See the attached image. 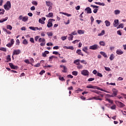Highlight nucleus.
Masks as SVG:
<instances>
[{
	"label": "nucleus",
	"mask_w": 126,
	"mask_h": 126,
	"mask_svg": "<svg viewBox=\"0 0 126 126\" xmlns=\"http://www.w3.org/2000/svg\"><path fill=\"white\" fill-rule=\"evenodd\" d=\"M94 93H95L96 94H97V95H99L97 96L93 97V98L91 99L92 100H99V101H102V100H103L101 98H103V97H104V95L100 94L101 93V92L100 91L95 90L94 91ZM100 97L101 98H100Z\"/></svg>",
	"instance_id": "obj_1"
},
{
	"label": "nucleus",
	"mask_w": 126,
	"mask_h": 126,
	"mask_svg": "<svg viewBox=\"0 0 126 126\" xmlns=\"http://www.w3.org/2000/svg\"><path fill=\"white\" fill-rule=\"evenodd\" d=\"M87 88H90L91 89H97V90H100V91H103V92H105L106 93H110V92L107 91L103 89H101L99 87L92 86V85H89L86 87Z\"/></svg>",
	"instance_id": "obj_2"
},
{
	"label": "nucleus",
	"mask_w": 126,
	"mask_h": 126,
	"mask_svg": "<svg viewBox=\"0 0 126 126\" xmlns=\"http://www.w3.org/2000/svg\"><path fill=\"white\" fill-rule=\"evenodd\" d=\"M4 8L5 10H9L11 8V3L10 1H8L4 5Z\"/></svg>",
	"instance_id": "obj_3"
},
{
	"label": "nucleus",
	"mask_w": 126,
	"mask_h": 126,
	"mask_svg": "<svg viewBox=\"0 0 126 126\" xmlns=\"http://www.w3.org/2000/svg\"><path fill=\"white\" fill-rule=\"evenodd\" d=\"M38 42L39 43H41L40 44V46H45V45H46V39H45V38H39V39H38Z\"/></svg>",
	"instance_id": "obj_4"
},
{
	"label": "nucleus",
	"mask_w": 126,
	"mask_h": 126,
	"mask_svg": "<svg viewBox=\"0 0 126 126\" xmlns=\"http://www.w3.org/2000/svg\"><path fill=\"white\" fill-rule=\"evenodd\" d=\"M112 92L113 94L111 95L110 97H116L117 95H118V92H119V91L114 88L112 89Z\"/></svg>",
	"instance_id": "obj_5"
},
{
	"label": "nucleus",
	"mask_w": 126,
	"mask_h": 126,
	"mask_svg": "<svg viewBox=\"0 0 126 126\" xmlns=\"http://www.w3.org/2000/svg\"><path fill=\"white\" fill-rule=\"evenodd\" d=\"M81 74L84 76H88L89 75V71L86 69H84L81 71Z\"/></svg>",
	"instance_id": "obj_6"
},
{
	"label": "nucleus",
	"mask_w": 126,
	"mask_h": 126,
	"mask_svg": "<svg viewBox=\"0 0 126 126\" xmlns=\"http://www.w3.org/2000/svg\"><path fill=\"white\" fill-rule=\"evenodd\" d=\"M89 49L90 50H97V49H99V46L97 44H94V45L90 46Z\"/></svg>",
	"instance_id": "obj_7"
},
{
	"label": "nucleus",
	"mask_w": 126,
	"mask_h": 126,
	"mask_svg": "<svg viewBox=\"0 0 126 126\" xmlns=\"http://www.w3.org/2000/svg\"><path fill=\"white\" fill-rule=\"evenodd\" d=\"M20 53H21V51H20V50L18 49V50H15L13 51V56L14 55H19V54H20Z\"/></svg>",
	"instance_id": "obj_8"
},
{
	"label": "nucleus",
	"mask_w": 126,
	"mask_h": 126,
	"mask_svg": "<svg viewBox=\"0 0 126 126\" xmlns=\"http://www.w3.org/2000/svg\"><path fill=\"white\" fill-rule=\"evenodd\" d=\"M45 20H46V18L45 17H42L41 18L39 19L38 22L41 24H44Z\"/></svg>",
	"instance_id": "obj_9"
},
{
	"label": "nucleus",
	"mask_w": 126,
	"mask_h": 126,
	"mask_svg": "<svg viewBox=\"0 0 126 126\" xmlns=\"http://www.w3.org/2000/svg\"><path fill=\"white\" fill-rule=\"evenodd\" d=\"M116 103L118 105L119 107H120L121 108H123V107H125V104L124 103H122V102L116 101Z\"/></svg>",
	"instance_id": "obj_10"
},
{
	"label": "nucleus",
	"mask_w": 126,
	"mask_h": 126,
	"mask_svg": "<svg viewBox=\"0 0 126 126\" xmlns=\"http://www.w3.org/2000/svg\"><path fill=\"white\" fill-rule=\"evenodd\" d=\"M76 54L79 55V56H82V57H83V56H84V55L83 54L82 52H81V50H80V49L77 50Z\"/></svg>",
	"instance_id": "obj_11"
},
{
	"label": "nucleus",
	"mask_w": 126,
	"mask_h": 126,
	"mask_svg": "<svg viewBox=\"0 0 126 126\" xmlns=\"http://www.w3.org/2000/svg\"><path fill=\"white\" fill-rule=\"evenodd\" d=\"M9 65L12 69H17V66H14L12 63H9Z\"/></svg>",
	"instance_id": "obj_12"
},
{
	"label": "nucleus",
	"mask_w": 126,
	"mask_h": 126,
	"mask_svg": "<svg viewBox=\"0 0 126 126\" xmlns=\"http://www.w3.org/2000/svg\"><path fill=\"white\" fill-rule=\"evenodd\" d=\"M119 25V20H115L113 23L114 27H117Z\"/></svg>",
	"instance_id": "obj_13"
},
{
	"label": "nucleus",
	"mask_w": 126,
	"mask_h": 126,
	"mask_svg": "<svg viewBox=\"0 0 126 126\" xmlns=\"http://www.w3.org/2000/svg\"><path fill=\"white\" fill-rule=\"evenodd\" d=\"M85 10L87 11V13H92V11L91 10V8L89 7H87Z\"/></svg>",
	"instance_id": "obj_14"
},
{
	"label": "nucleus",
	"mask_w": 126,
	"mask_h": 126,
	"mask_svg": "<svg viewBox=\"0 0 126 126\" xmlns=\"http://www.w3.org/2000/svg\"><path fill=\"white\" fill-rule=\"evenodd\" d=\"M47 26L48 28H51V27H53V23L48 20Z\"/></svg>",
	"instance_id": "obj_15"
},
{
	"label": "nucleus",
	"mask_w": 126,
	"mask_h": 126,
	"mask_svg": "<svg viewBox=\"0 0 126 126\" xmlns=\"http://www.w3.org/2000/svg\"><path fill=\"white\" fill-rule=\"evenodd\" d=\"M116 54L117 55H123V54H124V51H122L121 49H119L116 51Z\"/></svg>",
	"instance_id": "obj_16"
},
{
	"label": "nucleus",
	"mask_w": 126,
	"mask_h": 126,
	"mask_svg": "<svg viewBox=\"0 0 126 126\" xmlns=\"http://www.w3.org/2000/svg\"><path fill=\"white\" fill-rule=\"evenodd\" d=\"M49 53L50 52L49 51H45L44 53H42V57H43L44 58H46V57H47V55H48V54H49Z\"/></svg>",
	"instance_id": "obj_17"
},
{
	"label": "nucleus",
	"mask_w": 126,
	"mask_h": 126,
	"mask_svg": "<svg viewBox=\"0 0 126 126\" xmlns=\"http://www.w3.org/2000/svg\"><path fill=\"white\" fill-rule=\"evenodd\" d=\"M80 62V60L79 59H77L74 61V63H75L77 65H78L80 64V63H79Z\"/></svg>",
	"instance_id": "obj_18"
},
{
	"label": "nucleus",
	"mask_w": 126,
	"mask_h": 126,
	"mask_svg": "<svg viewBox=\"0 0 126 126\" xmlns=\"http://www.w3.org/2000/svg\"><path fill=\"white\" fill-rule=\"evenodd\" d=\"M105 25H106V27H109V26H110V25H111V22H110V21H109L108 20H106L105 21Z\"/></svg>",
	"instance_id": "obj_19"
},
{
	"label": "nucleus",
	"mask_w": 126,
	"mask_h": 126,
	"mask_svg": "<svg viewBox=\"0 0 126 126\" xmlns=\"http://www.w3.org/2000/svg\"><path fill=\"white\" fill-rule=\"evenodd\" d=\"M88 50V47H87V46H86V47L83 48V49H82V51H83V52H84L86 54L88 53V52H87Z\"/></svg>",
	"instance_id": "obj_20"
},
{
	"label": "nucleus",
	"mask_w": 126,
	"mask_h": 126,
	"mask_svg": "<svg viewBox=\"0 0 126 126\" xmlns=\"http://www.w3.org/2000/svg\"><path fill=\"white\" fill-rule=\"evenodd\" d=\"M68 35L70 36L68 37V40H69V41H72V40H73V35L71 34H69Z\"/></svg>",
	"instance_id": "obj_21"
},
{
	"label": "nucleus",
	"mask_w": 126,
	"mask_h": 126,
	"mask_svg": "<svg viewBox=\"0 0 126 126\" xmlns=\"http://www.w3.org/2000/svg\"><path fill=\"white\" fill-rule=\"evenodd\" d=\"M46 5L47 6H52L53 3L50 1H46Z\"/></svg>",
	"instance_id": "obj_22"
},
{
	"label": "nucleus",
	"mask_w": 126,
	"mask_h": 126,
	"mask_svg": "<svg viewBox=\"0 0 126 126\" xmlns=\"http://www.w3.org/2000/svg\"><path fill=\"white\" fill-rule=\"evenodd\" d=\"M84 32H85L84 30H78L77 31V32L80 34H84Z\"/></svg>",
	"instance_id": "obj_23"
},
{
	"label": "nucleus",
	"mask_w": 126,
	"mask_h": 126,
	"mask_svg": "<svg viewBox=\"0 0 126 126\" xmlns=\"http://www.w3.org/2000/svg\"><path fill=\"white\" fill-rule=\"evenodd\" d=\"M7 19H8V17H6L4 19L0 20V23H2L4 22V21H6V20H7Z\"/></svg>",
	"instance_id": "obj_24"
},
{
	"label": "nucleus",
	"mask_w": 126,
	"mask_h": 126,
	"mask_svg": "<svg viewBox=\"0 0 126 126\" xmlns=\"http://www.w3.org/2000/svg\"><path fill=\"white\" fill-rule=\"evenodd\" d=\"M46 17L51 18L54 16V14L52 12L49 13L48 15H46Z\"/></svg>",
	"instance_id": "obj_25"
},
{
	"label": "nucleus",
	"mask_w": 126,
	"mask_h": 126,
	"mask_svg": "<svg viewBox=\"0 0 126 126\" xmlns=\"http://www.w3.org/2000/svg\"><path fill=\"white\" fill-rule=\"evenodd\" d=\"M28 21V17L24 16L23 17L22 21L24 22H26V21Z\"/></svg>",
	"instance_id": "obj_26"
},
{
	"label": "nucleus",
	"mask_w": 126,
	"mask_h": 126,
	"mask_svg": "<svg viewBox=\"0 0 126 126\" xmlns=\"http://www.w3.org/2000/svg\"><path fill=\"white\" fill-rule=\"evenodd\" d=\"M100 54L102 55V56H103L104 58H107V57H108L107 56V55H106V53L105 52H102V51H101L100 52Z\"/></svg>",
	"instance_id": "obj_27"
},
{
	"label": "nucleus",
	"mask_w": 126,
	"mask_h": 126,
	"mask_svg": "<svg viewBox=\"0 0 126 126\" xmlns=\"http://www.w3.org/2000/svg\"><path fill=\"white\" fill-rule=\"evenodd\" d=\"M6 60H7V63H8V62H11V58H10V55L7 56Z\"/></svg>",
	"instance_id": "obj_28"
},
{
	"label": "nucleus",
	"mask_w": 126,
	"mask_h": 126,
	"mask_svg": "<svg viewBox=\"0 0 126 126\" xmlns=\"http://www.w3.org/2000/svg\"><path fill=\"white\" fill-rule=\"evenodd\" d=\"M114 13L116 14V15H118V14H120V13H121V11L119 10H115L114 11Z\"/></svg>",
	"instance_id": "obj_29"
},
{
	"label": "nucleus",
	"mask_w": 126,
	"mask_h": 126,
	"mask_svg": "<svg viewBox=\"0 0 126 126\" xmlns=\"http://www.w3.org/2000/svg\"><path fill=\"white\" fill-rule=\"evenodd\" d=\"M3 31H4V32H6L7 33V34H11V32H10V31L6 30V29H3Z\"/></svg>",
	"instance_id": "obj_30"
},
{
	"label": "nucleus",
	"mask_w": 126,
	"mask_h": 126,
	"mask_svg": "<svg viewBox=\"0 0 126 126\" xmlns=\"http://www.w3.org/2000/svg\"><path fill=\"white\" fill-rule=\"evenodd\" d=\"M114 59H115V57L114 56V54H111L110 56L109 57V59L110 60V61H113V60H114Z\"/></svg>",
	"instance_id": "obj_31"
},
{
	"label": "nucleus",
	"mask_w": 126,
	"mask_h": 126,
	"mask_svg": "<svg viewBox=\"0 0 126 126\" xmlns=\"http://www.w3.org/2000/svg\"><path fill=\"white\" fill-rule=\"evenodd\" d=\"M7 29H9V30H12V26L11 25H8L6 26Z\"/></svg>",
	"instance_id": "obj_32"
},
{
	"label": "nucleus",
	"mask_w": 126,
	"mask_h": 126,
	"mask_svg": "<svg viewBox=\"0 0 126 126\" xmlns=\"http://www.w3.org/2000/svg\"><path fill=\"white\" fill-rule=\"evenodd\" d=\"M32 3L33 4V5H35L36 6L38 5V3L35 0H32Z\"/></svg>",
	"instance_id": "obj_33"
},
{
	"label": "nucleus",
	"mask_w": 126,
	"mask_h": 126,
	"mask_svg": "<svg viewBox=\"0 0 126 126\" xmlns=\"http://www.w3.org/2000/svg\"><path fill=\"white\" fill-rule=\"evenodd\" d=\"M105 34V31L102 30L101 32L98 34V36H103V35Z\"/></svg>",
	"instance_id": "obj_34"
},
{
	"label": "nucleus",
	"mask_w": 126,
	"mask_h": 126,
	"mask_svg": "<svg viewBox=\"0 0 126 126\" xmlns=\"http://www.w3.org/2000/svg\"><path fill=\"white\" fill-rule=\"evenodd\" d=\"M23 44H24V45H28V41H27V40L24 39L23 41Z\"/></svg>",
	"instance_id": "obj_35"
},
{
	"label": "nucleus",
	"mask_w": 126,
	"mask_h": 126,
	"mask_svg": "<svg viewBox=\"0 0 126 126\" xmlns=\"http://www.w3.org/2000/svg\"><path fill=\"white\" fill-rule=\"evenodd\" d=\"M78 72H77V71H74L72 72V74L73 75H74L75 76H76L78 74Z\"/></svg>",
	"instance_id": "obj_36"
},
{
	"label": "nucleus",
	"mask_w": 126,
	"mask_h": 126,
	"mask_svg": "<svg viewBox=\"0 0 126 126\" xmlns=\"http://www.w3.org/2000/svg\"><path fill=\"white\" fill-rule=\"evenodd\" d=\"M59 79L61 81H65V80L63 77H61V76H59Z\"/></svg>",
	"instance_id": "obj_37"
},
{
	"label": "nucleus",
	"mask_w": 126,
	"mask_h": 126,
	"mask_svg": "<svg viewBox=\"0 0 126 126\" xmlns=\"http://www.w3.org/2000/svg\"><path fill=\"white\" fill-rule=\"evenodd\" d=\"M63 70H62V71H63V72H67V68H66V67H65V66H63Z\"/></svg>",
	"instance_id": "obj_38"
},
{
	"label": "nucleus",
	"mask_w": 126,
	"mask_h": 126,
	"mask_svg": "<svg viewBox=\"0 0 126 126\" xmlns=\"http://www.w3.org/2000/svg\"><path fill=\"white\" fill-rule=\"evenodd\" d=\"M119 28H124V24H121L119 25L118 27L117 28V29H119Z\"/></svg>",
	"instance_id": "obj_39"
},
{
	"label": "nucleus",
	"mask_w": 126,
	"mask_h": 126,
	"mask_svg": "<svg viewBox=\"0 0 126 126\" xmlns=\"http://www.w3.org/2000/svg\"><path fill=\"white\" fill-rule=\"evenodd\" d=\"M29 29H31V30H33V31H36V27H30Z\"/></svg>",
	"instance_id": "obj_40"
},
{
	"label": "nucleus",
	"mask_w": 126,
	"mask_h": 126,
	"mask_svg": "<svg viewBox=\"0 0 126 126\" xmlns=\"http://www.w3.org/2000/svg\"><path fill=\"white\" fill-rule=\"evenodd\" d=\"M106 101H108V102H109V103H110V104H113V100H111V99H110L109 98H107L106 99Z\"/></svg>",
	"instance_id": "obj_41"
},
{
	"label": "nucleus",
	"mask_w": 126,
	"mask_h": 126,
	"mask_svg": "<svg viewBox=\"0 0 126 126\" xmlns=\"http://www.w3.org/2000/svg\"><path fill=\"white\" fill-rule=\"evenodd\" d=\"M45 72H46V71L44 70H42L40 72H39V74L40 75H43V74H44V73H45Z\"/></svg>",
	"instance_id": "obj_42"
},
{
	"label": "nucleus",
	"mask_w": 126,
	"mask_h": 126,
	"mask_svg": "<svg viewBox=\"0 0 126 126\" xmlns=\"http://www.w3.org/2000/svg\"><path fill=\"white\" fill-rule=\"evenodd\" d=\"M80 62L82 63H84V64H87V62H86V61L85 60H81L80 61Z\"/></svg>",
	"instance_id": "obj_43"
},
{
	"label": "nucleus",
	"mask_w": 126,
	"mask_h": 126,
	"mask_svg": "<svg viewBox=\"0 0 126 126\" xmlns=\"http://www.w3.org/2000/svg\"><path fill=\"white\" fill-rule=\"evenodd\" d=\"M53 55H59V56H61V54L59 53L57 51H53Z\"/></svg>",
	"instance_id": "obj_44"
},
{
	"label": "nucleus",
	"mask_w": 126,
	"mask_h": 126,
	"mask_svg": "<svg viewBox=\"0 0 126 126\" xmlns=\"http://www.w3.org/2000/svg\"><path fill=\"white\" fill-rule=\"evenodd\" d=\"M83 66L80 64L79 65H78L77 68H79V69H81V68H83Z\"/></svg>",
	"instance_id": "obj_45"
},
{
	"label": "nucleus",
	"mask_w": 126,
	"mask_h": 126,
	"mask_svg": "<svg viewBox=\"0 0 126 126\" xmlns=\"http://www.w3.org/2000/svg\"><path fill=\"white\" fill-rule=\"evenodd\" d=\"M66 49H69L70 50H73L74 48H73V46H65Z\"/></svg>",
	"instance_id": "obj_46"
},
{
	"label": "nucleus",
	"mask_w": 126,
	"mask_h": 126,
	"mask_svg": "<svg viewBox=\"0 0 126 126\" xmlns=\"http://www.w3.org/2000/svg\"><path fill=\"white\" fill-rule=\"evenodd\" d=\"M0 51H3V52H6V48L4 47H2L0 49Z\"/></svg>",
	"instance_id": "obj_47"
},
{
	"label": "nucleus",
	"mask_w": 126,
	"mask_h": 126,
	"mask_svg": "<svg viewBox=\"0 0 126 126\" xmlns=\"http://www.w3.org/2000/svg\"><path fill=\"white\" fill-rule=\"evenodd\" d=\"M93 80H95V78H90L88 80V81L91 82V81H93Z\"/></svg>",
	"instance_id": "obj_48"
},
{
	"label": "nucleus",
	"mask_w": 126,
	"mask_h": 126,
	"mask_svg": "<svg viewBox=\"0 0 126 126\" xmlns=\"http://www.w3.org/2000/svg\"><path fill=\"white\" fill-rule=\"evenodd\" d=\"M91 24H93V22H94V18H93V16H91Z\"/></svg>",
	"instance_id": "obj_49"
},
{
	"label": "nucleus",
	"mask_w": 126,
	"mask_h": 126,
	"mask_svg": "<svg viewBox=\"0 0 126 126\" xmlns=\"http://www.w3.org/2000/svg\"><path fill=\"white\" fill-rule=\"evenodd\" d=\"M30 42H31V43H35V42L34 41V38H33V37H31L30 39Z\"/></svg>",
	"instance_id": "obj_50"
},
{
	"label": "nucleus",
	"mask_w": 126,
	"mask_h": 126,
	"mask_svg": "<svg viewBox=\"0 0 126 126\" xmlns=\"http://www.w3.org/2000/svg\"><path fill=\"white\" fill-rule=\"evenodd\" d=\"M99 44L101 46H105V42L104 41H100Z\"/></svg>",
	"instance_id": "obj_51"
},
{
	"label": "nucleus",
	"mask_w": 126,
	"mask_h": 126,
	"mask_svg": "<svg viewBox=\"0 0 126 126\" xmlns=\"http://www.w3.org/2000/svg\"><path fill=\"white\" fill-rule=\"evenodd\" d=\"M39 38H40L39 36H36L34 37V40L35 42H37L38 41V39H39Z\"/></svg>",
	"instance_id": "obj_52"
},
{
	"label": "nucleus",
	"mask_w": 126,
	"mask_h": 126,
	"mask_svg": "<svg viewBox=\"0 0 126 126\" xmlns=\"http://www.w3.org/2000/svg\"><path fill=\"white\" fill-rule=\"evenodd\" d=\"M104 69L107 71H110L111 70V68L108 67H105Z\"/></svg>",
	"instance_id": "obj_53"
},
{
	"label": "nucleus",
	"mask_w": 126,
	"mask_h": 126,
	"mask_svg": "<svg viewBox=\"0 0 126 126\" xmlns=\"http://www.w3.org/2000/svg\"><path fill=\"white\" fill-rule=\"evenodd\" d=\"M16 45H19V44H20V41H19V39H17L16 40Z\"/></svg>",
	"instance_id": "obj_54"
},
{
	"label": "nucleus",
	"mask_w": 126,
	"mask_h": 126,
	"mask_svg": "<svg viewBox=\"0 0 126 126\" xmlns=\"http://www.w3.org/2000/svg\"><path fill=\"white\" fill-rule=\"evenodd\" d=\"M41 65V64H40V63H38L37 64H36L35 65H34V67H39V66H40Z\"/></svg>",
	"instance_id": "obj_55"
},
{
	"label": "nucleus",
	"mask_w": 126,
	"mask_h": 126,
	"mask_svg": "<svg viewBox=\"0 0 126 126\" xmlns=\"http://www.w3.org/2000/svg\"><path fill=\"white\" fill-rule=\"evenodd\" d=\"M59 49H60V47H59V46H54L53 47L54 50H59Z\"/></svg>",
	"instance_id": "obj_56"
},
{
	"label": "nucleus",
	"mask_w": 126,
	"mask_h": 126,
	"mask_svg": "<svg viewBox=\"0 0 126 126\" xmlns=\"http://www.w3.org/2000/svg\"><path fill=\"white\" fill-rule=\"evenodd\" d=\"M47 34L48 36H53V32H48L47 33Z\"/></svg>",
	"instance_id": "obj_57"
},
{
	"label": "nucleus",
	"mask_w": 126,
	"mask_h": 126,
	"mask_svg": "<svg viewBox=\"0 0 126 126\" xmlns=\"http://www.w3.org/2000/svg\"><path fill=\"white\" fill-rule=\"evenodd\" d=\"M47 46H54V44L52 42H49L46 44Z\"/></svg>",
	"instance_id": "obj_58"
},
{
	"label": "nucleus",
	"mask_w": 126,
	"mask_h": 126,
	"mask_svg": "<svg viewBox=\"0 0 126 126\" xmlns=\"http://www.w3.org/2000/svg\"><path fill=\"white\" fill-rule=\"evenodd\" d=\"M67 36H63L61 37V39L63 41H64V40H66V38Z\"/></svg>",
	"instance_id": "obj_59"
},
{
	"label": "nucleus",
	"mask_w": 126,
	"mask_h": 126,
	"mask_svg": "<svg viewBox=\"0 0 126 126\" xmlns=\"http://www.w3.org/2000/svg\"><path fill=\"white\" fill-rule=\"evenodd\" d=\"M93 12L94 13H97V12H98V9L97 8L94 9V10H93Z\"/></svg>",
	"instance_id": "obj_60"
},
{
	"label": "nucleus",
	"mask_w": 126,
	"mask_h": 126,
	"mask_svg": "<svg viewBox=\"0 0 126 126\" xmlns=\"http://www.w3.org/2000/svg\"><path fill=\"white\" fill-rule=\"evenodd\" d=\"M71 35H77V32L76 31H74L71 33Z\"/></svg>",
	"instance_id": "obj_61"
},
{
	"label": "nucleus",
	"mask_w": 126,
	"mask_h": 126,
	"mask_svg": "<svg viewBox=\"0 0 126 126\" xmlns=\"http://www.w3.org/2000/svg\"><path fill=\"white\" fill-rule=\"evenodd\" d=\"M10 43H11L10 44H11L12 46V45L14 44V40L13 39H11L10 40Z\"/></svg>",
	"instance_id": "obj_62"
},
{
	"label": "nucleus",
	"mask_w": 126,
	"mask_h": 126,
	"mask_svg": "<svg viewBox=\"0 0 126 126\" xmlns=\"http://www.w3.org/2000/svg\"><path fill=\"white\" fill-rule=\"evenodd\" d=\"M96 22L97 23V24H100L101 22H102V21H101L100 20H96Z\"/></svg>",
	"instance_id": "obj_63"
},
{
	"label": "nucleus",
	"mask_w": 126,
	"mask_h": 126,
	"mask_svg": "<svg viewBox=\"0 0 126 126\" xmlns=\"http://www.w3.org/2000/svg\"><path fill=\"white\" fill-rule=\"evenodd\" d=\"M111 109H112V110H115V109H116V105H113L111 106Z\"/></svg>",
	"instance_id": "obj_64"
}]
</instances>
